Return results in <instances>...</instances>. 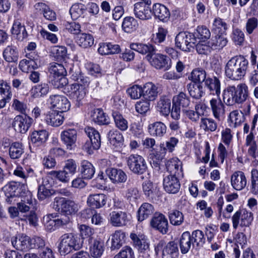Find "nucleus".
<instances>
[{"label": "nucleus", "instance_id": "680f3d73", "mask_svg": "<svg viewBox=\"0 0 258 258\" xmlns=\"http://www.w3.org/2000/svg\"><path fill=\"white\" fill-rule=\"evenodd\" d=\"M63 31H66L73 34H79L81 31V26L75 22H64L63 24Z\"/></svg>", "mask_w": 258, "mask_h": 258}, {"label": "nucleus", "instance_id": "f257e3e1", "mask_svg": "<svg viewBox=\"0 0 258 258\" xmlns=\"http://www.w3.org/2000/svg\"><path fill=\"white\" fill-rule=\"evenodd\" d=\"M222 97L223 102L227 105L241 104L248 97V87L244 83L239 84L236 86L229 85L223 90Z\"/></svg>", "mask_w": 258, "mask_h": 258}, {"label": "nucleus", "instance_id": "20e7f679", "mask_svg": "<svg viewBox=\"0 0 258 258\" xmlns=\"http://www.w3.org/2000/svg\"><path fill=\"white\" fill-rule=\"evenodd\" d=\"M77 80L78 83L68 86L67 90V95L70 99L74 101L77 106H79L86 96V86L89 84V79L87 77L80 76Z\"/></svg>", "mask_w": 258, "mask_h": 258}, {"label": "nucleus", "instance_id": "aec40b11", "mask_svg": "<svg viewBox=\"0 0 258 258\" xmlns=\"http://www.w3.org/2000/svg\"><path fill=\"white\" fill-rule=\"evenodd\" d=\"M142 97L149 102L154 101L157 97L158 87L152 82H148L142 87Z\"/></svg>", "mask_w": 258, "mask_h": 258}, {"label": "nucleus", "instance_id": "bf43d9fd", "mask_svg": "<svg viewBox=\"0 0 258 258\" xmlns=\"http://www.w3.org/2000/svg\"><path fill=\"white\" fill-rule=\"evenodd\" d=\"M190 237L192 241L194 243V245H196L198 247L202 246L205 243L204 234L203 231L200 230L194 231L190 234Z\"/></svg>", "mask_w": 258, "mask_h": 258}, {"label": "nucleus", "instance_id": "cd10ccee", "mask_svg": "<svg viewBox=\"0 0 258 258\" xmlns=\"http://www.w3.org/2000/svg\"><path fill=\"white\" fill-rule=\"evenodd\" d=\"M106 199L107 198L104 194H92L88 196L87 203L93 208H100L105 205Z\"/></svg>", "mask_w": 258, "mask_h": 258}, {"label": "nucleus", "instance_id": "5701e85b", "mask_svg": "<svg viewBox=\"0 0 258 258\" xmlns=\"http://www.w3.org/2000/svg\"><path fill=\"white\" fill-rule=\"evenodd\" d=\"M12 96L11 87L6 82H0V109L4 108Z\"/></svg>", "mask_w": 258, "mask_h": 258}, {"label": "nucleus", "instance_id": "ddd939ff", "mask_svg": "<svg viewBox=\"0 0 258 258\" xmlns=\"http://www.w3.org/2000/svg\"><path fill=\"white\" fill-rule=\"evenodd\" d=\"M26 57L27 58L20 61L19 66L22 72L28 73L38 67V56L31 52L27 54Z\"/></svg>", "mask_w": 258, "mask_h": 258}, {"label": "nucleus", "instance_id": "f3484780", "mask_svg": "<svg viewBox=\"0 0 258 258\" xmlns=\"http://www.w3.org/2000/svg\"><path fill=\"white\" fill-rule=\"evenodd\" d=\"M212 98L210 100V106L214 117L221 120L225 114V105L220 98Z\"/></svg>", "mask_w": 258, "mask_h": 258}, {"label": "nucleus", "instance_id": "393cba45", "mask_svg": "<svg viewBox=\"0 0 258 258\" xmlns=\"http://www.w3.org/2000/svg\"><path fill=\"white\" fill-rule=\"evenodd\" d=\"M63 119L62 113L54 110L48 112L45 118L47 124L55 127L60 125L63 123Z\"/></svg>", "mask_w": 258, "mask_h": 258}, {"label": "nucleus", "instance_id": "c756f323", "mask_svg": "<svg viewBox=\"0 0 258 258\" xmlns=\"http://www.w3.org/2000/svg\"><path fill=\"white\" fill-rule=\"evenodd\" d=\"M179 246L182 253H187L191 246H194V243L192 241L190 234L188 231L183 232L180 239Z\"/></svg>", "mask_w": 258, "mask_h": 258}, {"label": "nucleus", "instance_id": "c85d7f7f", "mask_svg": "<svg viewBox=\"0 0 258 258\" xmlns=\"http://www.w3.org/2000/svg\"><path fill=\"white\" fill-rule=\"evenodd\" d=\"M153 12L154 15L160 20L166 22L170 17V12L163 5L159 3L155 4L153 6Z\"/></svg>", "mask_w": 258, "mask_h": 258}, {"label": "nucleus", "instance_id": "13d9d810", "mask_svg": "<svg viewBox=\"0 0 258 258\" xmlns=\"http://www.w3.org/2000/svg\"><path fill=\"white\" fill-rule=\"evenodd\" d=\"M200 126L207 132H214L217 127V124L215 121L211 118H202Z\"/></svg>", "mask_w": 258, "mask_h": 258}, {"label": "nucleus", "instance_id": "a18cd8bd", "mask_svg": "<svg viewBox=\"0 0 258 258\" xmlns=\"http://www.w3.org/2000/svg\"><path fill=\"white\" fill-rule=\"evenodd\" d=\"M171 101L165 97H161L157 103V109L164 116H167L170 112Z\"/></svg>", "mask_w": 258, "mask_h": 258}, {"label": "nucleus", "instance_id": "864d4df0", "mask_svg": "<svg viewBox=\"0 0 258 258\" xmlns=\"http://www.w3.org/2000/svg\"><path fill=\"white\" fill-rule=\"evenodd\" d=\"M168 217L170 223L174 226L180 225L184 220V216L182 213L176 210L169 212Z\"/></svg>", "mask_w": 258, "mask_h": 258}, {"label": "nucleus", "instance_id": "79ce46f5", "mask_svg": "<svg viewBox=\"0 0 258 258\" xmlns=\"http://www.w3.org/2000/svg\"><path fill=\"white\" fill-rule=\"evenodd\" d=\"M205 85L213 94H216L218 97L220 94L221 85L219 80L217 77L208 78L205 81Z\"/></svg>", "mask_w": 258, "mask_h": 258}, {"label": "nucleus", "instance_id": "603ef678", "mask_svg": "<svg viewBox=\"0 0 258 258\" xmlns=\"http://www.w3.org/2000/svg\"><path fill=\"white\" fill-rule=\"evenodd\" d=\"M85 132L89 138V140L94 143L95 147H97V146L100 147V135L97 131L93 127H87L85 128Z\"/></svg>", "mask_w": 258, "mask_h": 258}, {"label": "nucleus", "instance_id": "473e14b6", "mask_svg": "<svg viewBox=\"0 0 258 258\" xmlns=\"http://www.w3.org/2000/svg\"><path fill=\"white\" fill-rule=\"evenodd\" d=\"M11 31L12 33L15 35L17 38L20 41L26 38L28 35L25 26L22 25L18 20L14 21Z\"/></svg>", "mask_w": 258, "mask_h": 258}, {"label": "nucleus", "instance_id": "f8f14e48", "mask_svg": "<svg viewBox=\"0 0 258 258\" xmlns=\"http://www.w3.org/2000/svg\"><path fill=\"white\" fill-rule=\"evenodd\" d=\"M49 101L51 106L56 109V111L62 113L69 110L71 104L68 98L62 95H54L50 96Z\"/></svg>", "mask_w": 258, "mask_h": 258}, {"label": "nucleus", "instance_id": "58836bf2", "mask_svg": "<svg viewBox=\"0 0 258 258\" xmlns=\"http://www.w3.org/2000/svg\"><path fill=\"white\" fill-rule=\"evenodd\" d=\"M154 211V207L151 204L147 203L143 204L138 211V220L143 221L152 215Z\"/></svg>", "mask_w": 258, "mask_h": 258}, {"label": "nucleus", "instance_id": "338daca9", "mask_svg": "<svg viewBox=\"0 0 258 258\" xmlns=\"http://www.w3.org/2000/svg\"><path fill=\"white\" fill-rule=\"evenodd\" d=\"M50 175L53 178H56L62 182H68L71 177V176L63 169L59 171H51L50 172Z\"/></svg>", "mask_w": 258, "mask_h": 258}, {"label": "nucleus", "instance_id": "5fc2aeb1", "mask_svg": "<svg viewBox=\"0 0 258 258\" xmlns=\"http://www.w3.org/2000/svg\"><path fill=\"white\" fill-rule=\"evenodd\" d=\"M108 138L110 143L116 147L119 146L123 141L122 134L117 130L110 131L108 134Z\"/></svg>", "mask_w": 258, "mask_h": 258}, {"label": "nucleus", "instance_id": "2f4dec72", "mask_svg": "<svg viewBox=\"0 0 258 258\" xmlns=\"http://www.w3.org/2000/svg\"><path fill=\"white\" fill-rule=\"evenodd\" d=\"M209 42V46L214 50H220L225 47L228 42L224 34H215Z\"/></svg>", "mask_w": 258, "mask_h": 258}, {"label": "nucleus", "instance_id": "423d86ee", "mask_svg": "<svg viewBox=\"0 0 258 258\" xmlns=\"http://www.w3.org/2000/svg\"><path fill=\"white\" fill-rule=\"evenodd\" d=\"M127 165L130 170L135 174L142 175L147 170L145 159L138 154H131L126 158Z\"/></svg>", "mask_w": 258, "mask_h": 258}, {"label": "nucleus", "instance_id": "8fccbe9b", "mask_svg": "<svg viewBox=\"0 0 258 258\" xmlns=\"http://www.w3.org/2000/svg\"><path fill=\"white\" fill-rule=\"evenodd\" d=\"M229 118L234 127L241 125L245 119L243 113L238 110H233L229 114Z\"/></svg>", "mask_w": 258, "mask_h": 258}, {"label": "nucleus", "instance_id": "3c124183", "mask_svg": "<svg viewBox=\"0 0 258 258\" xmlns=\"http://www.w3.org/2000/svg\"><path fill=\"white\" fill-rule=\"evenodd\" d=\"M112 116L116 127L122 131L127 129L128 122L121 114L117 111H113Z\"/></svg>", "mask_w": 258, "mask_h": 258}, {"label": "nucleus", "instance_id": "0e129e2a", "mask_svg": "<svg viewBox=\"0 0 258 258\" xmlns=\"http://www.w3.org/2000/svg\"><path fill=\"white\" fill-rule=\"evenodd\" d=\"M51 53L57 59H63L67 57V49L64 46H54L51 48Z\"/></svg>", "mask_w": 258, "mask_h": 258}, {"label": "nucleus", "instance_id": "774afa93", "mask_svg": "<svg viewBox=\"0 0 258 258\" xmlns=\"http://www.w3.org/2000/svg\"><path fill=\"white\" fill-rule=\"evenodd\" d=\"M251 188L253 194H258V171L253 169L251 171Z\"/></svg>", "mask_w": 258, "mask_h": 258}, {"label": "nucleus", "instance_id": "6e6552de", "mask_svg": "<svg viewBox=\"0 0 258 258\" xmlns=\"http://www.w3.org/2000/svg\"><path fill=\"white\" fill-rule=\"evenodd\" d=\"M53 208L68 216L75 213L78 210V206L74 201L60 197L54 199Z\"/></svg>", "mask_w": 258, "mask_h": 258}, {"label": "nucleus", "instance_id": "c9c22d12", "mask_svg": "<svg viewBox=\"0 0 258 258\" xmlns=\"http://www.w3.org/2000/svg\"><path fill=\"white\" fill-rule=\"evenodd\" d=\"M149 132L153 136L162 137L166 132V126L162 122H156L148 126Z\"/></svg>", "mask_w": 258, "mask_h": 258}, {"label": "nucleus", "instance_id": "09e8293b", "mask_svg": "<svg viewBox=\"0 0 258 258\" xmlns=\"http://www.w3.org/2000/svg\"><path fill=\"white\" fill-rule=\"evenodd\" d=\"M49 72L53 77L66 76L67 73L63 65L55 62L50 63Z\"/></svg>", "mask_w": 258, "mask_h": 258}, {"label": "nucleus", "instance_id": "4be33fe9", "mask_svg": "<svg viewBox=\"0 0 258 258\" xmlns=\"http://www.w3.org/2000/svg\"><path fill=\"white\" fill-rule=\"evenodd\" d=\"M231 184L236 190L243 189L247 184V180L244 173L241 171L234 172L231 176Z\"/></svg>", "mask_w": 258, "mask_h": 258}, {"label": "nucleus", "instance_id": "6ab92c4d", "mask_svg": "<svg viewBox=\"0 0 258 258\" xmlns=\"http://www.w3.org/2000/svg\"><path fill=\"white\" fill-rule=\"evenodd\" d=\"M60 138L67 149L71 150L75 146L77 141V131L72 128L64 130L61 133Z\"/></svg>", "mask_w": 258, "mask_h": 258}, {"label": "nucleus", "instance_id": "7ed1b4c3", "mask_svg": "<svg viewBox=\"0 0 258 258\" xmlns=\"http://www.w3.org/2000/svg\"><path fill=\"white\" fill-rule=\"evenodd\" d=\"M82 247L80 238L73 233L62 235L58 241V251L61 255H66Z\"/></svg>", "mask_w": 258, "mask_h": 258}, {"label": "nucleus", "instance_id": "6e6d98bb", "mask_svg": "<svg viewBox=\"0 0 258 258\" xmlns=\"http://www.w3.org/2000/svg\"><path fill=\"white\" fill-rule=\"evenodd\" d=\"M48 85L43 83L33 87L31 90V93L34 97H38L45 95L48 93Z\"/></svg>", "mask_w": 258, "mask_h": 258}, {"label": "nucleus", "instance_id": "412c9836", "mask_svg": "<svg viewBox=\"0 0 258 258\" xmlns=\"http://www.w3.org/2000/svg\"><path fill=\"white\" fill-rule=\"evenodd\" d=\"M109 221L112 226L122 227L129 222L127 214L123 211H112L110 214Z\"/></svg>", "mask_w": 258, "mask_h": 258}, {"label": "nucleus", "instance_id": "a211bd4d", "mask_svg": "<svg viewBox=\"0 0 258 258\" xmlns=\"http://www.w3.org/2000/svg\"><path fill=\"white\" fill-rule=\"evenodd\" d=\"M13 246L19 250H27L30 247V238L24 234H18L11 239Z\"/></svg>", "mask_w": 258, "mask_h": 258}, {"label": "nucleus", "instance_id": "1a4fd4ad", "mask_svg": "<svg viewBox=\"0 0 258 258\" xmlns=\"http://www.w3.org/2000/svg\"><path fill=\"white\" fill-rule=\"evenodd\" d=\"M146 58L150 63L157 69L167 70L171 67L170 60L167 56L161 53L147 54Z\"/></svg>", "mask_w": 258, "mask_h": 258}, {"label": "nucleus", "instance_id": "e2e57ef3", "mask_svg": "<svg viewBox=\"0 0 258 258\" xmlns=\"http://www.w3.org/2000/svg\"><path fill=\"white\" fill-rule=\"evenodd\" d=\"M191 79L192 83H201L205 82L206 80V73L204 70L199 69L194 70L191 73Z\"/></svg>", "mask_w": 258, "mask_h": 258}, {"label": "nucleus", "instance_id": "4d7b16f0", "mask_svg": "<svg viewBox=\"0 0 258 258\" xmlns=\"http://www.w3.org/2000/svg\"><path fill=\"white\" fill-rule=\"evenodd\" d=\"M43 223L46 229L49 231H54L57 229L56 219L53 214H48L43 217Z\"/></svg>", "mask_w": 258, "mask_h": 258}, {"label": "nucleus", "instance_id": "39448f33", "mask_svg": "<svg viewBox=\"0 0 258 258\" xmlns=\"http://www.w3.org/2000/svg\"><path fill=\"white\" fill-rule=\"evenodd\" d=\"M157 254L162 252V258H178L179 250L177 244L174 241L166 243L164 241H160L155 247Z\"/></svg>", "mask_w": 258, "mask_h": 258}, {"label": "nucleus", "instance_id": "f704fd0d", "mask_svg": "<svg viewBox=\"0 0 258 258\" xmlns=\"http://www.w3.org/2000/svg\"><path fill=\"white\" fill-rule=\"evenodd\" d=\"M130 48L143 54H151L156 51L154 46L149 43H132Z\"/></svg>", "mask_w": 258, "mask_h": 258}, {"label": "nucleus", "instance_id": "a878e982", "mask_svg": "<svg viewBox=\"0 0 258 258\" xmlns=\"http://www.w3.org/2000/svg\"><path fill=\"white\" fill-rule=\"evenodd\" d=\"M90 255L94 258L101 257L104 251V242L100 238L94 239L89 247Z\"/></svg>", "mask_w": 258, "mask_h": 258}, {"label": "nucleus", "instance_id": "37998d69", "mask_svg": "<svg viewBox=\"0 0 258 258\" xmlns=\"http://www.w3.org/2000/svg\"><path fill=\"white\" fill-rule=\"evenodd\" d=\"M228 29L227 23L220 18H216L213 23L212 31L215 34H224Z\"/></svg>", "mask_w": 258, "mask_h": 258}, {"label": "nucleus", "instance_id": "69168bd1", "mask_svg": "<svg viewBox=\"0 0 258 258\" xmlns=\"http://www.w3.org/2000/svg\"><path fill=\"white\" fill-rule=\"evenodd\" d=\"M196 37L200 40L205 41L211 36L210 30L204 26H199L195 32Z\"/></svg>", "mask_w": 258, "mask_h": 258}, {"label": "nucleus", "instance_id": "0eeeda50", "mask_svg": "<svg viewBox=\"0 0 258 258\" xmlns=\"http://www.w3.org/2000/svg\"><path fill=\"white\" fill-rule=\"evenodd\" d=\"M175 41L176 47L184 51H189L196 43L194 35L187 32H179L176 35Z\"/></svg>", "mask_w": 258, "mask_h": 258}, {"label": "nucleus", "instance_id": "dca6fc26", "mask_svg": "<svg viewBox=\"0 0 258 258\" xmlns=\"http://www.w3.org/2000/svg\"><path fill=\"white\" fill-rule=\"evenodd\" d=\"M165 166L170 175L183 177L182 163L177 158L174 157L167 160Z\"/></svg>", "mask_w": 258, "mask_h": 258}, {"label": "nucleus", "instance_id": "bb28decb", "mask_svg": "<svg viewBox=\"0 0 258 258\" xmlns=\"http://www.w3.org/2000/svg\"><path fill=\"white\" fill-rule=\"evenodd\" d=\"M125 233L121 230H116L111 235L112 250L119 249L125 242Z\"/></svg>", "mask_w": 258, "mask_h": 258}, {"label": "nucleus", "instance_id": "7c9ffc66", "mask_svg": "<svg viewBox=\"0 0 258 258\" xmlns=\"http://www.w3.org/2000/svg\"><path fill=\"white\" fill-rule=\"evenodd\" d=\"M3 55L4 59L8 62H15L19 58L17 48L14 46H8L3 51Z\"/></svg>", "mask_w": 258, "mask_h": 258}, {"label": "nucleus", "instance_id": "9d476101", "mask_svg": "<svg viewBox=\"0 0 258 258\" xmlns=\"http://www.w3.org/2000/svg\"><path fill=\"white\" fill-rule=\"evenodd\" d=\"M151 1H140L134 5L135 16L142 20H147L152 18V12Z\"/></svg>", "mask_w": 258, "mask_h": 258}, {"label": "nucleus", "instance_id": "e433bc0d", "mask_svg": "<svg viewBox=\"0 0 258 258\" xmlns=\"http://www.w3.org/2000/svg\"><path fill=\"white\" fill-rule=\"evenodd\" d=\"M92 118L93 120L99 125H107L110 123L109 117L101 108L94 109Z\"/></svg>", "mask_w": 258, "mask_h": 258}, {"label": "nucleus", "instance_id": "c03bdc74", "mask_svg": "<svg viewBox=\"0 0 258 258\" xmlns=\"http://www.w3.org/2000/svg\"><path fill=\"white\" fill-rule=\"evenodd\" d=\"M81 172L83 178L91 179L95 173V168L93 165L87 160H84L81 162Z\"/></svg>", "mask_w": 258, "mask_h": 258}, {"label": "nucleus", "instance_id": "49530a36", "mask_svg": "<svg viewBox=\"0 0 258 258\" xmlns=\"http://www.w3.org/2000/svg\"><path fill=\"white\" fill-rule=\"evenodd\" d=\"M139 24L136 19L132 17L125 18L122 24L123 30L126 33H132L136 30Z\"/></svg>", "mask_w": 258, "mask_h": 258}, {"label": "nucleus", "instance_id": "4468645a", "mask_svg": "<svg viewBox=\"0 0 258 258\" xmlns=\"http://www.w3.org/2000/svg\"><path fill=\"white\" fill-rule=\"evenodd\" d=\"M151 225L162 234H166L168 231V223L165 216L160 213H156L151 221Z\"/></svg>", "mask_w": 258, "mask_h": 258}, {"label": "nucleus", "instance_id": "ea45409f", "mask_svg": "<svg viewBox=\"0 0 258 258\" xmlns=\"http://www.w3.org/2000/svg\"><path fill=\"white\" fill-rule=\"evenodd\" d=\"M172 103L181 107L182 110L189 107L190 101L189 97L186 94L182 92L174 96L172 99Z\"/></svg>", "mask_w": 258, "mask_h": 258}, {"label": "nucleus", "instance_id": "b1692460", "mask_svg": "<svg viewBox=\"0 0 258 258\" xmlns=\"http://www.w3.org/2000/svg\"><path fill=\"white\" fill-rule=\"evenodd\" d=\"M106 173L113 183H123L127 179L126 174L120 169L108 168L106 170Z\"/></svg>", "mask_w": 258, "mask_h": 258}, {"label": "nucleus", "instance_id": "2eb2a0df", "mask_svg": "<svg viewBox=\"0 0 258 258\" xmlns=\"http://www.w3.org/2000/svg\"><path fill=\"white\" fill-rule=\"evenodd\" d=\"M177 176L168 175L166 176L163 181V187L165 190L169 194L177 193L180 187V184Z\"/></svg>", "mask_w": 258, "mask_h": 258}, {"label": "nucleus", "instance_id": "9b49d317", "mask_svg": "<svg viewBox=\"0 0 258 258\" xmlns=\"http://www.w3.org/2000/svg\"><path fill=\"white\" fill-rule=\"evenodd\" d=\"M33 122V119L26 115H18L15 117L12 125L15 131L21 134L26 133Z\"/></svg>", "mask_w": 258, "mask_h": 258}, {"label": "nucleus", "instance_id": "4c0bfd02", "mask_svg": "<svg viewBox=\"0 0 258 258\" xmlns=\"http://www.w3.org/2000/svg\"><path fill=\"white\" fill-rule=\"evenodd\" d=\"M48 137V132L45 130L34 131L31 135V140L32 144L39 146L47 140Z\"/></svg>", "mask_w": 258, "mask_h": 258}, {"label": "nucleus", "instance_id": "f03ea898", "mask_svg": "<svg viewBox=\"0 0 258 258\" xmlns=\"http://www.w3.org/2000/svg\"><path fill=\"white\" fill-rule=\"evenodd\" d=\"M248 67V61L243 56L233 57L226 64L225 75L232 80H240L245 75Z\"/></svg>", "mask_w": 258, "mask_h": 258}, {"label": "nucleus", "instance_id": "052dcab7", "mask_svg": "<svg viewBox=\"0 0 258 258\" xmlns=\"http://www.w3.org/2000/svg\"><path fill=\"white\" fill-rule=\"evenodd\" d=\"M126 93L131 99H138L142 96V86L134 85L126 90Z\"/></svg>", "mask_w": 258, "mask_h": 258}, {"label": "nucleus", "instance_id": "a19ab883", "mask_svg": "<svg viewBox=\"0 0 258 258\" xmlns=\"http://www.w3.org/2000/svg\"><path fill=\"white\" fill-rule=\"evenodd\" d=\"M187 89L190 96L195 99H200L204 94L203 87L195 83L187 84Z\"/></svg>", "mask_w": 258, "mask_h": 258}, {"label": "nucleus", "instance_id": "72a5a7b5", "mask_svg": "<svg viewBox=\"0 0 258 258\" xmlns=\"http://www.w3.org/2000/svg\"><path fill=\"white\" fill-rule=\"evenodd\" d=\"M24 153V148L21 143H12L9 147V156L12 159H17L21 157Z\"/></svg>", "mask_w": 258, "mask_h": 258}, {"label": "nucleus", "instance_id": "de8ad7c7", "mask_svg": "<svg viewBox=\"0 0 258 258\" xmlns=\"http://www.w3.org/2000/svg\"><path fill=\"white\" fill-rule=\"evenodd\" d=\"M94 37L88 33H82L78 36L77 42L78 45L83 48H88L92 46L94 44Z\"/></svg>", "mask_w": 258, "mask_h": 258}]
</instances>
